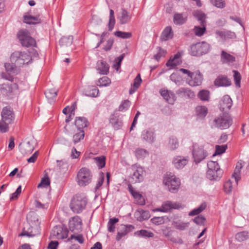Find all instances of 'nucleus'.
Segmentation results:
<instances>
[{
	"label": "nucleus",
	"mask_w": 249,
	"mask_h": 249,
	"mask_svg": "<svg viewBox=\"0 0 249 249\" xmlns=\"http://www.w3.org/2000/svg\"><path fill=\"white\" fill-rule=\"evenodd\" d=\"M28 221V227H24L23 232L19 234V236H27L33 237L40 234V222L38 216L34 212H30L27 216Z\"/></svg>",
	"instance_id": "f257e3e1"
},
{
	"label": "nucleus",
	"mask_w": 249,
	"mask_h": 249,
	"mask_svg": "<svg viewBox=\"0 0 249 249\" xmlns=\"http://www.w3.org/2000/svg\"><path fill=\"white\" fill-rule=\"evenodd\" d=\"M10 59L14 66L20 67L31 62L32 56L29 52L16 51L11 54Z\"/></svg>",
	"instance_id": "f03ea898"
},
{
	"label": "nucleus",
	"mask_w": 249,
	"mask_h": 249,
	"mask_svg": "<svg viewBox=\"0 0 249 249\" xmlns=\"http://www.w3.org/2000/svg\"><path fill=\"white\" fill-rule=\"evenodd\" d=\"M184 74L187 75L186 83L191 87H196L201 84L203 80V75L199 71L191 72L185 69H180L179 70Z\"/></svg>",
	"instance_id": "7ed1b4c3"
},
{
	"label": "nucleus",
	"mask_w": 249,
	"mask_h": 249,
	"mask_svg": "<svg viewBox=\"0 0 249 249\" xmlns=\"http://www.w3.org/2000/svg\"><path fill=\"white\" fill-rule=\"evenodd\" d=\"M163 184L171 193H176L180 185V179L171 174H166L163 178Z\"/></svg>",
	"instance_id": "20e7f679"
},
{
	"label": "nucleus",
	"mask_w": 249,
	"mask_h": 249,
	"mask_svg": "<svg viewBox=\"0 0 249 249\" xmlns=\"http://www.w3.org/2000/svg\"><path fill=\"white\" fill-rule=\"evenodd\" d=\"M205 145L194 143L192 146V154L195 162L198 164L204 160L208 156V152L205 148Z\"/></svg>",
	"instance_id": "39448f33"
},
{
	"label": "nucleus",
	"mask_w": 249,
	"mask_h": 249,
	"mask_svg": "<svg viewBox=\"0 0 249 249\" xmlns=\"http://www.w3.org/2000/svg\"><path fill=\"white\" fill-rule=\"evenodd\" d=\"M92 174L91 171L86 168H81L77 172L76 181L80 186H85L89 184L92 180Z\"/></svg>",
	"instance_id": "423d86ee"
},
{
	"label": "nucleus",
	"mask_w": 249,
	"mask_h": 249,
	"mask_svg": "<svg viewBox=\"0 0 249 249\" xmlns=\"http://www.w3.org/2000/svg\"><path fill=\"white\" fill-rule=\"evenodd\" d=\"M207 167V177L210 180H217L221 177L222 172L217 162L209 161Z\"/></svg>",
	"instance_id": "0eeeda50"
},
{
	"label": "nucleus",
	"mask_w": 249,
	"mask_h": 249,
	"mask_svg": "<svg viewBox=\"0 0 249 249\" xmlns=\"http://www.w3.org/2000/svg\"><path fill=\"white\" fill-rule=\"evenodd\" d=\"M87 203L86 198L81 195H76L71 201L70 208L75 213H80L86 207Z\"/></svg>",
	"instance_id": "6e6552de"
},
{
	"label": "nucleus",
	"mask_w": 249,
	"mask_h": 249,
	"mask_svg": "<svg viewBox=\"0 0 249 249\" xmlns=\"http://www.w3.org/2000/svg\"><path fill=\"white\" fill-rule=\"evenodd\" d=\"M131 169L132 171L130 179L132 183H139L143 180V177L145 175L146 172L143 167L140 165L135 164L131 166Z\"/></svg>",
	"instance_id": "1a4fd4ad"
},
{
	"label": "nucleus",
	"mask_w": 249,
	"mask_h": 249,
	"mask_svg": "<svg viewBox=\"0 0 249 249\" xmlns=\"http://www.w3.org/2000/svg\"><path fill=\"white\" fill-rule=\"evenodd\" d=\"M65 130L66 133H67L68 135L71 136V141L74 145H76L84 138V130L74 129L72 127L70 126V125L69 124H67L65 126Z\"/></svg>",
	"instance_id": "9d476101"
},
{
	"label": "nucleus",
	"mask_w": 249,
	"mask_h": 249,
	"mask_svg": "<svg viewBox=\"0 0 249 249\" xmlns=\"http://www.w3.org/2000/svg\"><path fill=\"white\" fill-rule=\"evenodd\" d=\"M18 37L23 46L28 47L35 46L36 44L35 40L27 30H20L18 34Z\"/></svg>",
	"instance_id": "9b49d317"
},
{
	"label": "nucleus",
	"mask_w": 249,
	"mask_h": 249,
	"mask_svg": "<svg viewBox=\"0 0 249 249\" xmlns=\"http://www.w3.org/2000/svg\"><path fill=\"white\" fill-rule=\"evenodd\" d=\"M232 124V120L227 115L223 114L216 117L213 120V125L216 128L224 129L228 128Z\"/></svg>",
	"instance_id": "f8f14e48"
},
{
	"label": "nucleus",
	"mask_w": 249,
	"mask_h": 249,
	"mask_svg": "<svg viewBox=\"0 0 249 249\" xmlns=\"http://www.w3.org/2000/svg\"><path fill=\"white\" fill-rule=\"evenodd\" d=\"M209 45L205 42H198L190 47V53L193 56L200 55L207 53L209 50Z\"/></svg>",
	"instance_id": "ddd939ff"
},
{
	"label": "nucleus",
	"mask_w": 249,
	"mask_h": 249,
	"mask_svg": "<svg viewBox=\"0 0 249 249\" xmlns=\"http://www.w3.org/2000/svg\"><path fill=\"white\" fill-rule=\"evenodd\" d=\"M70 230L74 233L80 232L82 230V221L78 216H74L69 220Z\"/></svg>",
	"instance_id": "4468645a"
},
{
	"label": "nucleus",
	"mask_w": 249,
	"mask_h": 249,
	"mask_svg": "<svg viewBox=\"0 0 249 249\" xmlns=\"http://www.w3.org/2000/svg\"><path fill=\"white\" fill-rule=\"evenodd\" d=\"M18 90L19 87L17 83H13L11 85L2 84L0 85V90L1 93L7 96L14 94L16 91Z\"/></svg>",
	"instance_id": "2eb2a0df"
},
{
	"label": "nucleus",
	"mask_w": 249,
	"mask_h": 249,
	"mask_svg": "<svg viewBox=\"0 0 249 249\" xmlns=\"http://www.w3.org/2000/svg\"><path fill=\"white\" fill-rule=\"evenodd\" d=\"M181 208V204L170 201L164 202L161 207L156 209V211L167 212L172 209H178Z\"/></svg>",
	"instance_id": "dca6fc26"
},
{
	"label": "nucleus",
	"mask_w": 249,
	"mask_h": 249,
	"mask_svg": "<svg viewBox=\"0 0 249 249\" xmlns=\"http://www.w3.org/2000/svg\"><path fill=\"white\" fill-rule=\"evenodd\" d=\"M1 117L3 122L10 124L14 120V115L12 110L9 107H4L1 112Z\"/></svg>",
	"instance_id": "f3484780"
},
{
	"label": "nucleus",
	"mask_w": 249,
	"mask_h": 249,
	"mask_svg": "<svg viewBox=\"0 0 249 249\" xmlns=\"http://www.w3.org/2000/svg\"><path fill=\"white\" fill-rule=\"evenodd\" d=\"M68 232L66 228L56 226L52 230V234L58 239H63L67 238Z\"/></svg>",
	"instance_id": "a211bd4d"
},
{
	"label": "nucleus",
	"mask_w": 249,
	"mask_h": 249,
	"mask_svg": "<svg viewBox=\"0 0 249 249\" xmlns=\"http://www.w3.org/2000/svg\"><path fill=\"white\" fill-rule=\"evenodd\" d=\"M142 140L149 143H153L156 140V134L153 129L149 128L143 130L141 135Z\"/></svg>",
	"instance_id": "6ab92c4d"
},
{
	"label": "nucleus",
	"mask_w": 249,
	"mask_h": 249,
	"mask_svg": "<svg viewBox=\"0 0 249 249\" xmlns=\"http://www.w3.org/2000/svg\"><path fill=\"white\" fill-rule=\"evenodd\" d=\"M88 125L87 120L85 117H76L74 122V124L70 125V126L74 129H78L84 130V128L87 127Z\"/></svg>",
	"instance_id": "aec40b11"
},
{
	"label": "nucleus",
	"mask_w": 249,
	"mask_h": 249,
	"mask_svg": "<svg viewBox=\"0 0 249 249\" xmlns=\"http://www.w3.org/2000/svg\"><path fill=\"white\" fill-rule=\"evenodd\" d=\"M232 105V101L231 97L228 95L224 96L220 103L221 109L223 111L227 112L230 109Z\"/></svg>",
	"instance_id": "412c9836"
},
{
	"label": "nucleus",
	"mask_w": 249,
	"mask_h": 249,
	"mask_svg": "<svg viewBox=\"0 0 249 249\" xmlns=\"http://www.w3.org/2000/svg\"><path fill=\"white\" fill-rule=\"evenodd\" d=\"M188 162V158L187 157L177 156L173 159L172 163L176 168L180 169L183 168Z\"/></svg>",
	"instance_id": "4be33fe9"
},
{
	"label": "nucleus",
	"mask_w": 249,
	"mask_h": 249,
	"mask_svg": "<svg viewBox=\"0 0 249 249\" xmlns=\"http://www.w3.org/2000/svg\"><path fill=\"white\" fill-rule=\"evenodd\" d=\"M134 227L132 225H122L120 231L118 232L116 236V240L119 241L121 239L127 234L128 232L132 231Z\"/></svg>",
	"instance_id": "5701e85b"
},
{
	"label": "nucleus",
	"mask_w": 249,
	"mask_h": 249,
	"mask_svg": "<svg viewBox=\"0 0 249 249\" xmlns=\"http://www.w3.org/2000/svg\"><path fill=\"white\" fill-rule=\"evenodd\" d=\"M188 18L187 14L186 13H176L174 16L173 21L176 25H182L187 21Z\"/></svg>",
	"instance_id": "b1692460"
},
{
	"label": "nucleus",
	"mask_w": 249,
	"mask_h": 249,
	"mask_svg": "<svg viewBox=\"0 0 249 249\" xmlns=\"http://www.w3.org/2000/svg\"><path fill=\"white\" fill-rule=\"evenodd\" d=\"M109 66L108 64L102 60L97 63L96 70L98 72L102 74H107L109 71Z\"/></svg>",
	"instance_id": "393cba45"
},
{
	"label": "nucleus",
	"mask_w": 249,
	"mask_h": 249,
	"mask_svg": "<svg viewBox=\"0 0 249 249\" xmlns=\"http://www.w3.org/2000/svg\"><path fill=\"white\" fill-rule=\"evenodd\" d=\"M180 53H178L176 54L173 57H171L166 63V66L170 67V69H173L180 65L181 63V61L180 59Z\"/></svg>",
	"instance_id": "a878e982"
},
{
	"label": "nucleus",
	"mask_w": 249,
	"mask_h": 249,
	"mask_svg": "<svg viewBox=\"0 0 249 249\" xmlns=\"http://www.w3.org/2000/svg\"><path fill=\"white\" fill-rule=\"evenodd\" d=\"M160 93L169 104H173L174 102L175 96L173 92L168 90H160Z\"/></svg>",
	"instance_id": "bb28decb"
},
{
	"label": "nucleus",
	"mask_w": 249,
	"mask_h": 249,
	"mask_svg": "<svg viewBox=\"0 0 249 249\" xmlns=\"http://www.w3.org/2000/svg\"><path fill=\"white\" fill-rule=\"evenodd\" d=\"M19 149L22 154L26 155L31 153L34 149V147L31 144L30 142L20 144Z\"/></svg>",
	"instance_id": "cd10ccee"
},
{
	"label": "nucleus",
	"mask_w": 249,
	"mask_h": 249,
	"mask_svg": "<svg viewBox=\"0 0 249 249\" xmlns=\"http://www.w3.org/2000/svg\"><path fill=\"white\" fill-rule=\"evenodd\" d=\"M244 164V162L240 160L237 162L234 169V180L237 183L241 179V170L242 169Z\"/></svg>",
	"instance_id": "c85d7f7f"
},
{
	"label": "nucleus",
	"mask_w": 249,
	"mask_h": 249,
	"mask_svg": "<svg viewBox=\"0 0 249 249\" xmlns=\"http://www.w3.org/2000/svg\"><path fill=\"white\" fill-rule=\"evenodd\" d=\"M118 19L121 24H124L130 21L131 16L125 9H123L120 16L118 17Z\"/></svg>",
	"instance_id": "c756f323"
},
{
	"label": "nucleus",
	"mask_w": 249,
	"mask_h": 249,
	"mask_svg": "<svg viewBox=\"0 0 249 249\" xmlns=\"http://www.w3.org/2000/svg\"><path fill=\"white\" fill-rule=\"evenodd\" d=\"M167 146L168 149L171 151L177 149L179 147V142L178 139L174 136L170 137Z\"/></svg>",
	"instance_id": "7c9ffc66"
},
{
	"label": "nucleus",
	"mask_w": 249,
	"mask_h": 249,
	"mask_svg": "<svg viewBox=\"0 0 249 249\" xmlns=\"http://www.w3.org/2000/svg\"><path fill=\"white\" fill-rule=\"evenodd\" d=\"M196 114L200 119L204 118L207 115L208 111V108L206 106H198L196 108Z\"/></svg>",
	"instance_id": "2f4dec72"
},
{
	"label": "nucleus",
	"mask_w": 249,
	"mask_h": 249,
	"mask_svg": "<svg viewBox=\"0 0 249 249\" xmlns=\"http://www.w3.org/2000/svg\"><path fill=\"white\" fill-rule=\"evenodd\" d=\"M176 93L178 95L187 96L189 98L194 97L195 96L194 92L187 88H180L177 90Z\"/></svg>",
	"instance_id": "473e14b6"
},
{
	"label": "nucleus",
	"mask_w": 249,
	"mask_h": 249,
	"mask_svg": "<svg viewBox=\"0 0 249 249\" xmlns=\"http://www.w3.org/2000/svg\"><path fill=\"white\" fill-rule=\"evenodd\" d=\"M214 84L216 86L220 87L228 86L231 85V83L227 77L219 76L215 79Z\"/></svg>",
	"instance_id": "72a5a7b5"
},
{
	"label": "nucleus",
	"mask_w": 249,
	"mask_h": 249,
	"mask_svg": "<svg viewBox=\"0 0 249 249\" xmlns=\"http://www.w3.org/2000/svg\"><path fill=\"white\" fill-rule=\"evenodd\" d=\"M24 22L28 24H35L40 22V19L37 16L25 15L23 17Z\"/></svg>",
	"instance_id": "f704fd0d"
},
{
	"label": "nucleus",
	"mask_w": 249,
	"mask_h": 249,
	"mask_svg": "<svg viewBox=\"0 0 249 249\" xmlns=\"http://www.w3.org/2000/svg\"><path fill=\"white\" fill-rule=\"evenodd\" d=\"M173 36V32L171 27H167L163 31L160 38L162 41H166Z\"/></svg>",
	"instance_id": "c9c22d12"
},
{
	"label": "nucleus",
	"mask_w": 249,
	"mask_h": 249,
	"mask_svg": "<svg viewBox=\"0 0 249 249\" xmlns=\"http://www.w3.org/2000/svg\"><path fill=\"white\" fill-rule=\"evenodd\" d=\"M193 15L201 25L205 24L206 16L204 13L200 11H196L193 13Z\"/></svg>",
	"instance_id": "e433bc0d"
},
{
	"label": "nucleus",
	"mask_w": 249,
	"mask_h": 249,
	"mask_svg": "<svg viewBox=\"0 0 249 249\" xmlns=\"http://www.w3.org/2000/svg\"><path fill=\"white\" fill-rule=\"evenodd\" d=\"M109 122L116 129H119L122 125L121 121L119 120L118 116L115 115H112L110 117Z\"/></svg>",
	"instance_id": "4c0bfd02"
},
{
	"label": "nucleus",
	"mask_w": 249,
	"mask_h": 249,
	"mask_svg": "<svg viewBox=\"0 0 249 249\" xmlns=\"http://www.w3.org/2000/svg\"><path fill=\"white\" fill-rule=\"evenodd\" d=\"M85 95L90 97H97L99 93V90L96 88L91 86L89 87L85 91Z\"/></svg>",
	"instance_id": "58836bf2"
},
{
	"label": "nucleus",
	"mask_w": 249,
	"mask_h": 249,
	"mask_svg": "<svg viewBox=\"0 0 249 249\" xmlns=\"http://www.w3.org/2000/svg\"><path fill=\"white\" fill-rule=\"evenodd\" d=\"M134 154L137 159H143L148 155V152L144 149L138 148L135 150Z\"/></svg>",
	"instance_id": "ea45409f"
},
{
	"label": "nucleus",
	"mask_w": 249,
	"mask_h": 249,
	"mask_svg": "<svg viewBox=\"0 0 249 249\" xmlns=\"http://www.w3.org/2000/svg\"><path fill=\"white\" fill-rule=\"evenodd\" d=\"M45 94L49 101L52 103L57 95V91L54 89H50L45 91Z\"/></svg>",
	"instance_id": "a19ab883"
},
{
	"label": "nucleus",
	"mask_w": 249,
	"mask_h": 249,
	"mask_svg": "<svg viewBox=\"0 0 249 249\" xmlns=\"http://www.w3.org/2000/svg\"><path fill=\"white\" fill-rule=\"evenodd\" d=\"M235 237L239 242L244 241L249 238V232L243 231L236 234Z\"/></svg>",
	"instance_id": "79ce46f5"
},
{
	"label": "nucleus",
	"mask_w": 249,
	"mask_h": 249,
	"mask_svg": "<svg viewBox=\"0 0 249 249\" xmlns=\"http://www.w3.org/2000/svg\"><path fill=\"white\" fill-rule=\"evenodd\" d=\"M72 40L73 37L72 36H64L60 39L59 43L62 46H69L72 44Z\"/></svg>",
	"instance_id": "37998d69"
},
{
	"label": "nucleus",
	"mask_w": 249,
	"mask_h": 249,
	"mask_svg": "<svg viewBox=\"0 0 249 249\" xmlns=\"http://www.w3.org/2000/svg\"><path fill=\"white\" fill-rule=\"evenodd\" d=\"M221 61L224 63H229L233 60V56L224 51L221 52Z\"/></svg>",
	"instance_id": "c03bdc74"
},
{
	"label": "nucleus",
	"mask_w": 249,
	"mask_h": 249,
	"mask_svg": "<svg viewBox=\"0 0 249 249\" xmlns=\"http://www.w3.org/2000/svg\"><path fill=\"white\" fill-rule=\"evenodd\" d=\"M134 234L140 237H152L154 236V234L152 232L145 230L137 231Z\"/></svg>",
	"instance_id": "a18cd8bd"
},
{
	"label": "nucleus",
	"mask_w": 249,
	"mask_h": 249,
	"mask_svg": "<svg viewBox=\"0 0 249 249\" xmlns=\"http://www.w3.org/2000/svg\"><path fill=\"white\" fill-rule=\"evenodd\" d=\"M170 80L174 82L176 85H180L182 82L181 76L178 72L173 73L170 76Z\"/></svg>",
	"instance_id": "49530a36"
},
{
	"label": "nucleus",
	"mask_w": 249,
	"mask_h": 249,
	"mask_svg": "<svg viewBox=\"0 0 249 249\" xmlns=\"http://www.w3.org/2000/svg\"><path fill=\"white\" fill-rule=\"evenodd\" d=\"M198 97L202 101H208L210 98V92L207 90H202L198 92Z\"/></svg>",
	"instance_id": "de8ad7c7"
},
{
	"label": "nucleus",
	"mask_w": 249,
	"mask_h": 249,
	"mask_svg": "<svg viewBox=\"0 0 249 249\" xmlns=\"http://www.w3.org/2000/svg\"><path fill=\"white\" fill-rule=\"evenodd\" d=\"M115 19L114 15V11L113 10L110 9L109 10V19L108 24V29L109 31H111L113 29L114 26L115 25Z\"/></svg>",
	"instance_id": "09e8293b"
},
{
	"label": "nucleus",
	"mask_w": 249,
	"mask_h": 249,
	"mask_svg": "<svg viewBox=\"0 0 249 249\" xmlns=\"http://www.w3.org/2000/svg\"><path fill=\"white\" fill-rule=\"evenodd\" d=\"M111 83L110 79L107 76H103L98 81L97 85L100 87L107 86Z\"/></svg>",
	"instance_id": "8fccbe9b"
},
{
	"label": "nucleus",
	"mask_w": 249,
	"mask_h": 249,
	"mask_svg": "<svg viewBox=\"0 0 249 249\" xmlns=\"http://www.w3.org/2000/svg\"><path fill=\"white\" fill-rule=\"evenodd\" d=\"M50 184V179L47 175H45L43 178H41L40 182L37 185V188H46L49 186Z\"/></svg>",
	"instance_id": "3c124183"
},
{
	"label": "nucleus",
	"mask_w": 249,
	"mask_h": 249,
	"mask_svg": "<svg viewBox=\"0 0 249 249\" xmlns=\"http://www.w3.org/2000/svg\"><path fill=\"white\" fill-rule=\"evenodd\" d=\"M201 26L202 27L195 26L194 29V32L197 36H202L206 31L205 24L201 25Z\"/></svg>",
	"instance_id": "603ef678"
},
{
	"label": "nucleus",
	"mask_w": 249,
	"mask_h": 249,
	"mask_svg": "<svg viewBox=\"0 0 249 249\" xmlns=\"http://www.w3.org/2000/svg\"><path fill=\"white\" fill-rule=\"evenodd\" d=\"M94 160L99 168H102L105 166L106 159L105 157L101 156L96 157L94 158Z\"/></svg>",
	"instance_id": "864d4df0"
},
{
	"label": "nucleus",
	"mask_w": 249,
	"mask_h": 249,
	"mask_svg": "<svg viewBox=\"0 0 249 249\" xmlns=\"http://www.w3.org/2000/svg\"><path fill=\"white\" fill-rule=\"evenodd\" d=\"M211 3L218 8H223L226 6L225 0H210Z\"/></svg>",
	"instance_id": "5fc2aeb1"
},
{
	"label": "nucleus",
	"mask_w": 249,
	"mask_h": 249,
	"mask_svg": "<svg viewBox=\"0 0 249 249\" xmlns=\"http://www.w3.org/2000/svg\"><path fill=\"white\" fill-rule=\"evenodd\" d=\"M227 148V145H217L215 146V151L213 154V156H215L217 155H220L225 152V150Z\"/></svg>",
	"instance_id": "6e6d98bb"
},
{
	"label": "nucleus",
	"mask_w": 249,
	"mask_h": 249,
	"mask_svg": "<svg viewBox=\"0 0 249 249\" xmlns=\"http://www.w3.org/2000/svg\"><path fill=\"white\" fill-rule=\"evenodd\" d=\"M241 75L237 71H234V85L238 89L241 87Z\"/></svg>",
	"instance_id": "4d7b16f0"
},
{
	"label": "nucleus",
	"mask_w": 249,
	"mask_h": 249,
	"mask_svg": "<svg viewBox=\"0 0 249 249\" xmlns=\"http://www.w3.org/2000/svg\"><path fill=\"white\" fill-rule=\"evenodd\" d=\"M129 191L131 192V194L133 195L134 197L137 199L138 200H140V202H139V203H140L141 205H142L144 204L143 202V199L142 197V196L141 194L139 193L133 191L130 187V186H129Z\"/></svg>",
	"instance_id": "13d9d810"
},
{
	"label": "nucleus",
	"mask_w": 249,
	"mask_h": 249,
	"mask_svg": "<svg viewBox=\"0 0 249 249\" xmlns=\"http://www.w3.org/2000/svg\"><path fill=\"white\" fill-rule=\"evenodd\" d=\"M224 191L227 194L231 193L232 190V183L231 180H228L224 185Z\"/></svg>",
	"instance_id": "bf43d9fd"
},
{
	"label": "nucleus",
	"mask_w": 249,
	"mask_h": 249,
	"mask_svg": "<svg viewBox=\"0 0 249 249\" xmlns=\"http://www.w3.org/2000/svg\"><path fill=\"white\" fill-rule=\"evenodd\" d=\"M130 105V102L129 100H124L123 102L120 105L119 107V110L120 111H125L129 107Z\"/></svg>",
	"instance_id": "052dcab7"
},
{
	"label": "nucleus",
	"mask_w": 249,
	"mask_h": 249,
	"mask_svg": "<svg viewBox=\"0 0 249 249\" xmlns=\"http://www.w3.org/2000/svg\"><path fill=\"white\" fill-rule=\"evenodd\" d=\"M124 56V54H121L120 56L117 57L115 59V63L113 65V67L117 70L118 71L120 67L121 63Z\"/></svg>",
	"instance_id": "680f3d73"
},
{
	"label": "nucleus",
	"mask_w": 249,
	"mask_h": 249,
	"mask_svg": "<svg viewBox=\"0 0 249 249\" xmlns=\"http://www.w3.org/2000/svg\"><path fill=\"white\" fill-rule=\"evenodd\" d=\"M115 35L118 37L122 38H130L132 35L131 33L128 32H124L121 31H117L115 33Z\"/></svg>",
	"instance_id": "e2e57ef3"
},
{
	"label": "nucleus",
	"mask_w": 249,
	"mask_h": 249,
	"mask_svg": "<svg viewBox=\"0 0 249 249\" xmlns=\"http://www.w3.org/2000/svg\"><path fill=\"white\" fill-rule=\"evenodd\" d=\"M9 124L7 123L3 122L2 119L0 120V132L2 133H5L9 130Z\"/></svg>",
	"instance_id": "0e129e2a"
},
{
	"label": "nucleus",
	"mask_w": 249,
	"mask_h": 249,
	"mask_svg": "<svg viewBox=\"0 0 249 249\" xmlns=\"http://www.w3.org/2000/svg\"><path fill=\"white\" fill-rule=\"evenodd\" d=\"M189 225V222H178L175 223V227L180 230H184Z\"/></svg>",
	"instance_id": "69168bd1"
},
{
	"label": "nucleus",
	"mask_w": 249,
	"mask_h": 249,
	"mask_svg": "<svg viewBox=\"0 0 249 249\" xmlns=\"http://www.w3.org/2000/svg\"><path fill=\"white\" fill-rule=\"evenodd\" d=\"M0 76L1 78L10 81H13L14 79L13 76L7 71L1 72Z\"/></svg>",
	"instance_id": "338daca9"
},
{
	"label": "nucleus",
	"mask_w": 249,
	"mask_h": 249,
	"mask_svg": "<svg viewBox=\"0 0 249 249\" xmlns=\"http://www.w3.org/2000/svg\"><path fill=\"white\" fill-rule=\"evenodd\" d=\"M234 21L236 23V24H234V27H239L240 29H241V31L244 32L245 29L244 27V23L242 19L236 17L234 18Z\"/></svg>",
	"instance_id": "774afa93"
}]
</instances>
